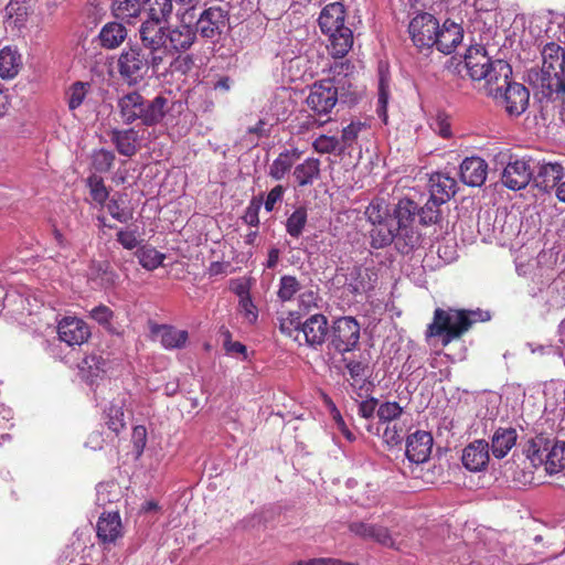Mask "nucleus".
<instances>
[{
	"label": "nucleus",
	"instance_id": "obj_1",
	"mask_svg": "<svg viewBox=\"0 0 565 565\" xmlns=\"http://www.w3.org/2000/svg\"><path fill=\"white\" fill-rule=\"evenodd\" d=\"M139 33L145 49L152 53V70L154 72L160 65L173 60L175 54L189 50L196 39L195 30L189 24L166 28L150 22L140 28Z\"/></svg>",
	"mask_w": 565,
	"mask_h": 565
},
{
	"label": "nucleus",
	"instance_id": "obj_2",
	"mask_svg": "<svg viewBox=\"0 0 565 565\" xmlns=\"http://www.w3.org/2000/svg\"><path fill=\"white\" fill-rule=\"evenodd\" d=\"M490 319L488 312L481 310L467 311L437 308L434 312L433 322L427 329V337H441L443 344L447 345L452 340L461 337L477 321Z\"/></svg>",
	"mask_w": 565,
	"mask_h": 565
},
{
	"label": "nucleus",
	"instance_id": "obj_3",
	"mask_svg": "<svg viewBox=\"0 0 565 565\" xmlns=\"http://www.w3.org/2000/svg\"><path fill=\"white\" fill-rule=\"evenodd\" d=\"M168 99L161 95L146 100L139 93L131 92L118 100L120 117L125 124L140 119L145 126L159 124L167 114Z\"/></svg>",
	"mask_w": 565,
	"mask_h": 565
},
{
	"label": "nucleus",
	"instance_id": "obj_4",
	"mask_svg": "<svg viewBox=\"0 0 565 565\" xmlns=\"http://www.w3.org/2000/svg\"><path fill=\"white\" fill-rule=\"evenodd\" d=\"M352 66L348 62H337L331 66L332 78L316 82L306 98L308 108L316 116H327L331 113L338 102V89L342 82L340 77L349 76Z\"/></svg>",
	"mask_w": 565,
	"mask_h": 565
},
{
	"label": "nucleus",
	"instance_id": "obj_5",
	"mask_svg": "<svg viewBox=\"0 0 565 565\" xmlns=\"http://www.w3.org/2000/svg\"><path fill=\"white\" fill-rule=\"evenodd\" d=\"M542 81L551 93L565 98V50L554 42L542 50Z\"/></svg>",
	"mask_w": 565,
	"mask_h": 565
},
{
	"label": "nucleus",
	"instance_id": "obj_6",
	"mask_svg": "<svg viewBox=\"0 0 565 565\" xmlns=\"http://www.w3.org/2000/svg\"><path fill=\"white\" fill-rule=\"evenodd\" d=\"M152 68V53H145L143 49L132 45L122 50L117 60L118 73L128 85H138Z\"/></svg>",
	"mask_w": 565,
	"mask_h": 565
},
{
	"label": "nucleus",
	"instance_id": "obj_7",
	"mask_svg": "<svg viewBox=\"0 0 565 565\" xmlns=\"http://www.w3.org/2000/svg\"><path fill=\"white\" fill-rule=\"evenodd\" d=\"M360 323L353 317H340L329 328V349L344 354L353 351L360 341Z\"/></svg>",
	"mask_w": 565,
	"mask_h": 565
},
{
	"label": "nucleus",
	"instance_id": "obj_8",
	"mask_svg": "<svg viewBox=\"0 0 565 565\" xmlns=\"http://www.w3.org/2000/svg\"><path fill=\"white\" fill-rule=\"evenodd\" d=\"M228 22V10L221 6H213L200 14L195 32H199L202 38L214 40L227 29Z\"/></svg>",
	"mask_w": 565,
	"mask_h": 565
},
{
	"label": "nucleus",
	"instance_id": "obj_9",
	"mask_svg": "<svg viewBox=\"0 0 565 565\" xmlns=\"http://www.w3.org/2000/svg\"><path fill=\"white\" fill-rule=\"evenodd\" d=\"M438 24L437 19L427 12L414 17L408 25V32L414 45L419 50L433 47L436 41Z\"/></svg>",
	"mask_w": 565,
	"mask_h": 565
},
{
	"label": "nucleus",
	"instance_id": "obj_10",
	"mask_svg": "<svg viewBox=\"0 0 565 565\" xmlns=\"http://www.w3.org/2000/svg\"><path fill=\"white\" fill-rule=\"evenodd\" d=\"M533 178V168L525 159L510 160L501 174V182L510 190L524 189Z\"/></svg>",
	"mask_w": 565,
	"mask_h": 565
},
{
	"label": "nucleus",
	"instance_id": "obj_11",
	"mask_svg": "<svg viewBox=\"0 0 565 565\" xmlns=\"http://www.w3.org/2000/svg\"><path fill=\"white\" fill-rule=\"evenodd\" d=\"M57 334L70 347L82 345L89 339L90 329L84 320L67 316L58 321Z\"/></svg>",
	"mask_w": 565,
	"mask_h": 565
},
{
	"label": "nucleus",
	"instance_id": "obj_12",
	"mask_svg": "<svg viewBox=\"0 0 565 565\" xmlns=\"http://www.w3.org/2000/svg\"><path fill=\"white\" fill-rule=\"evenodd\" d=\"M329 328L327 317L322 313H316L299 323L296 328L298 331L296 339H298L301 333L306 343L309 347L317 349L324 343L329 334Z\"/></svg>",
	"mask_w": 565,
	"mask_h": 565
},
{
	"label": "nucleus",
	"instance_id": "obj_13",
	"mask_svg": "<svg viewBox=\"0 0 565 565\" xmlns=\"http://www.w3.org/2000/svg\"><path fill=\"white\" fill-rule=\"evenodd\" d=\"M565 177V168L558 161H539L536 170H533V182L536 188L544 192H550L559 184Z\"/></svg>",
	"mask_w": 565,
	"mask_h": 565
},
{
	"label": "nucleus",
	"instance_id": "obj_14",
	"mask_svg": "<svg viewBox=\"0 0 565 565\" xmlns=\"http://www.w3.org/2000/svg\"><path fill=\"white\" fill-rule=\"evenodd\" d=\"M511 75L512 68L509 63L503 60H494L486 76L482 77L487 94L498 99L501 90L511 83Z\"/></svg>",
	"mask_w": 565,
	"mask_h": 565
},
{
	"label": "nucleus",
	"instance_id": "obj_15",
	"mask_svg": "<svg viewBox=\"0 0 565 565\" xmlns=\"http://www.w3.org/2000/svg\"><path fill=\"white\" fill-rule=\"evenodd\" d=\"M530 93L527 88L519 83H510L501 90L499 98L510 115L519 116L525 111L529 105Z\"/></svg>",
	"mask_w": 565,
	"mask_h": 565
},
{
	"label": "nucleus",
	"instance_id": "obj_16",
	"mask_svg": "<svg viewBox=\"0 0 565 565\" xmlns=\"http://www.w3.org/2000/svg\"><path fill=\"white\" fill-rule=\"evenodd\" d=\"M489 460V444L483 439L470 443L462 450L461 461L469 471L479 472L484 470Z\"/></svg>",
	"mask_w": 565,
	"mask_h": 565
},
{
	"label": "nucleus",
	"instance_id": "obj_17",
	"mask_svg": "<svg viewBox=\"0 0 565 565\" xmlns=\"http://www.w3.org/2000/svg\"><path fill=\"white\" fill-rule=\"evenodd\" d=\"M349 530L354 535L364 540H372L385 547L397 548L387 527L362 521H354L349 524Z\"/></svg>",
	"mask_w": 565,
	"mask_h": 565
},
{
	"label": "nucleus",
	"instance_id": "obj_18",
	"mask_svg": "<svg viewBox=\"0 0 565 565\" xmlns=\"http://www.w3.org/2000/svg\"><path fill=\"white\" fill-rule=\"evenodd\" d=\"M433 437L429 433L417 430L406 439V457L411 462L423 463L431 452Z\"/></svg>",
	"mask_w": 565,
	"mask_h": 565
},
{
	"label": "nucleus",
	"instance_id": "obj_19",
	"mask_svg": "<svg viewBox=\"0 0 565 565\" xmlns=\"http://www.w3.org/2000/svg\"><path fill=\"white\" fill-rule=\"evenodd\" d=\"M462 26L446 20L441 26L438 25L434 46L444 54H450L462 42Z\"/></svg>",
	"mask_w": 565,
	"mask_h": 565
},
{
	"label": "nucleus",
	"instance_id": "obj_20",
	"mask_svg": "<svg viewBox=\"0 0 565 565\" xmlns=\"http://www.w3.org/2000/svg\"><path fill=\"white\" fill-rule=\"evenodd\" d=\"M460 179L469 186H481L488 174V163L480 157L466 158L460 167Z\"/></svg>",
	"mask_w": 565,
	"mask_h": 565
},
{
	"label": "nucleus",
	"instance_id": "obj_21",
	"mask_svg": "<svg viewBox=\"0 0 565 565\" xmlns=\"http://www.w3.org/2000/svg\"><path fill=\"white\" fill-rule=\"evenodd\" d=\"M493 61L487 55L483 46H470L465 55V64L473 81H482Z\"/></svg>",
	"mask_w": 565,
	"mask_h": 565
},
{
	"label": "nucleus",
	"instance_id": "obj_22",
	"mask_svg": "<svg viewBox=\"0 0 565 565\" xmlns=\"http://www.w3.org/2000/svg\"><path fill=\"white\" fill-rule=\"evenodd\" d=\"M97 537L103 543H115L124 535V527L118 512L103 513L97 521Z\"/></svg>",
	"mask_w": 565,
	"mask_h": 565
},
{
	"label": "nucleus",
	"instance_id": "obj_23",
	"mask_svg": "<svg viewBox=\"0 0 565 565\" xmlns=\"http://www.w3.org/2000/svg\"><path fill=\"white\" fill-rule=\"evenodd\" d=\"M345 10L342 3L333 2L327 4L319 17V26L326 35L331 32H339L347 29L344 25Z\"/></svg>",
	"mask_w": 565,
	"mask_h": 565
},
{
	"label": "nucleus",
	"instance_id": "obj_24",
	"mask_svg": "<svg viewBox=\"0 0 565 565\" xmlns=\"http://www.w3.org/2000/svg\"><path fill=\"white\" fill-rule=\"evenodd\" d=\"M376 278L374 273L359 265L348 268L345 274V285L354 294H362L374 287Z\"/></svg>",
	"mask_w": 565,
	"mask_h": 565
},
{
	"label": "nucleus",
	"instance_id": "obj_25",
	"mask_svg": "<svg viewBox=\"0 0 565 565\" xmlns=\"http://www.w3.org/2000/svg\"><path fill=\"white\" fill-rule=\"evenodd\" d=\"M457 181L448 174L437 172L429 178L430 196L436 202L446 203L456 193Z\"/></svg>",
	"mask_w": 565,
	"mask_h": 565
},
{
	"label": "nucleus",
	"instance_id": "obj_26",
	"mask_svg": "<svg viewBox=\"0 0 565 565\" xmlns=\"http://www.w3.org/2000/svg\"><path fill=\"white\" fill-rule=\"evenodd\" d=\"M162 347L167 350L181 349L185 345L189 334L185 330H179L174 327L161 324L154 326L151 329Z\"/></svg>",
	"mask_w": 565,
	"mask_h": 565
},
{
	"label": "nucleus",
	"instance_id": "obj_27",
	"mask_svg": "<svg viewBox=\"0 0 565 565\" xmlns=\"http://www.w3.org/2000/svg\"><path fill=\"white\" fill-rule=\"evenodd\" d=\"M518 433L512 427H499L491 437L492 455L497 459L504 458L515 446Z\"/></svg>",
	"mask_w": 565,
	"mask_h": 565
},
{
	"label": "nucleus",
	"instance_id": "obj_28",
	"mask_svg": "<svg viewBox=\"0 0 565 565\" xmlns=\"http://www.w3.org/2000/svg\"><path fill=\"white\" fill-rule=\"evenodd\" d=\"M22 68V56L13 46H4L0 50V77L2 79L14 78Z\"/></svg>",
	"mask_w": 565,
	"mask_h": 565
},
{
	"label": "nucleus",
	"instance_id": "obj_29",
	"mask_svg": "<svg viewBox=\"0 0 565 565\" xmlns=\"http://www.w3.org/2000/svg\"><path fill=\"white\" fill-rule=\"evenodd\" d=\"M126 38L127 30L119 22L106 23L98 33L99 44L106 50H114L119 47Z\"/></svg>",
	"mask_w": 565,
	"mask_h": 565
},
{
	"label": "nucleus",
	"instance_id": "obj_30",
	"mask_svg": "<svg viewBox=\"0 0 565 565\" xmlns=\"http://www.w3.org/2000/svg\"><path fill=\"white\" fill-rule=\"evenodd\" d=\"M29 14L26 0H10L4 8V23L11 31L24 26Z\"/></svg>",
	"mask_w": 565,
	"mask_h": 565
},
{
	"label": "nucleus",
	"instance_id": "obj_31",
	"mask_svg": "<svg viewBox=\"0 0 565 565\" xmlns=\"http://www.w3.org/2000/svg\"><path fill=\"white\" fill-rule=\"evenodd\" d=\"M111 11L118 20L134 24L142 12V4L140 0H114Z\"/></svg>",
	"mask_w": 565,
	"mask_h": 565
},
{
	"label": "nucleus",
	"instance_id": "obj_32",
	"mask_svg": "<svg viewBox=\"0 0 565 565\" xmlns=\"http://www.w3.org/2000/svg\"><path fill=\"white\" fill-rule=\"evenodd\" d=\"M327 35L330 42L328 50L334 58H342L353 45V33L349 28Z\"/></svg>",
	"mask_w": 565,
	"mask_h": 565
},
{
	"label": "nucleus",
	"instance_id": "obj_33",
	"mask_svg": "<svg viewBox=\"0 0 565 565\" xmlns=\"http://www.w3.org/2000/svg\"><path fill=\"white\" fill-rule=\"evenodd\" d=\"M145 4L147 6L149 19L143 21L140 28L150 24V22L163 25L162 23L168 20L173 10L172 0H145Z\"/></svg>",
	"mask_w": 565,
	"mask_h": 565
},
{
	"label": "nucleus",
	"instance_id": "obj_34",
	"mask_svg": "<svg viewBox=\"0 0 565 565\" xmlns=\"http://www.w3.org/2000/svg\"><path fill=\"white\" fill-rule=\"evenodd\" d=\"M138 134L135 129L114 130L111 141L117 151L125 157H132L137 152Z\"/></svg>",
	"mask_w": 565,
	"mask_h": 565
},
{
	"label": "nucleus",
	"instance_id": "obj_35",
	"mask_svg": "<svg viewBox=\"0 0 565 565\" xmlns=\"http://www.w3.org/2000/svg\"><path fill=\"white\" fill-rule=\"evenodd\" d=\"M320 175V160L307 158L302 163L296 166L294 177L300 186L312 184Z\"/></svg>",
	"mask_w": 565,
	"mask_h": 565
},
{
	"label": "nucleus",
	"instance_id": "obj_36",
	"mask_svg": "<svg viewBox=\"0 0 565 565\" xmlns=\"http://www.w3.org/2000/svg\"><path fill=\"white\" fill-rule=\"evenodd\" d=\"M108 369V361L103 355L96 353L87 355L83 360L81 367L84 377L89 381L90 384L100 375L105 374Z\"/></svg>",
	"mask_w": 565,
	"mask_h": 565
},
{
	"label": "nucleus",
	"instance_id": "obj_37",
	"mask_svg": "<svg viewBox=\"0 0 565 565\" xmlns=\"http://www.w3.org/2000/svg\"><path fill=\"white\" fill-rule=\"evenodd\" d=\"M299 158L300 152L297 149L279 153L269 167V175L275 180H281Z\"/></svg>",
	"mask_w": 565,
	"mask_h": 565
},
{
	"label": "nucleus",
	"instance_id": "obj_38",
	"mask_svg": "<svg viewBox=\"0 0 565 565\" xmlns=\"http://www.w3.org/2000/svg\"><path fill=\"white\" fill-rule=\"evenodd\" d=\"M393 221L374 225L370 232L371 245L374 248H383L395 241L396 230L393 228Z\"/></svg>",
	"mask_w": 565,
	"mask_h": 565
},
{
	"label": "nucleus",
	"instance_id": "obj_39",
	"mask_svg": "<svg viewBox=\"0 0 565 565\" xmlns=\"http://www.w3.org/2000/svg\"><path fill=\"white\" fill-rule=\"evenodd\" d=\"M420 241V235L412 225H402L396 228L395 243L402 253H408Z\"/></svg>",
	"mask_w": 565,
	"mask_h": 565
},
{
	"label": "nucleus",
	"instance_id": "obj_40",
	"mask_svg": "<svg viewBox=\"0 0 565 565\" xmlns=\"http://www.w3.org/2000/svg\"><path fill=\"white\" fill-rule=\"evenodd\" d=\"M139 264L147 270H154L160 267L166 259V254L160 253L150 245L139 247L136 253Z\"/></svg>",
	"mask_w": 565,
	"mask_h": 565
},
{
	"label": "nucleus",
	"instance_id": "obj_41",
	"mask_svg": "<svg viewBox=\"0 0 565 565\" xmlns=\"http://www.w3.org/2000/svg\"><path fill=\"white\" fill-rule=\"evenodd\" d=\"M546 451L547 441L544 438L532 439L524 448L525 457L534 468L545 466Z\"/></svg>",
	"mask_w": 565,
	"mask_h": 565
},
{
	"label": "nucleus",
	"instance_id": "obj_42",
	"mask_svg": "<svg viewBox=\"0 0 565 565\" xmlns=\"http://www.w3.org/2000/svg\"><path fill=\"white\" fill-rule=\"evenodd\" d=\"M565 467V443H556L551 448L547 446L545 456V470L553 475Z\"/></svg>",
	"mask_w": 565,
	"mask_h": 565
},
{
	"label": "nucleus",
	"instance_id": "obj_43",
	"mask_svg": "<svg viewBox=\"0 0 565 565\" xmlns=\"http://www.w3.org/2000/svg\"><path fill=\"white\" fill-rule=\"evenodd\" d=\"M89 317L100 324L107 332L111 334H120L119 328L114 323L115 313L109 307L98 305L89 311Z\"/></svg>",
	"mask_w": 565,
	"mask_h": 565
},
{
	"label": "nucleus",
	"instance_id": "obj_44",
	"mask_svg": "<svg viewBox=\"0 0 565 565\" xmlns=\"http://www.w3.org/2000/svg\"><path fill=\"white\" fill-rule=\"evenodd\" d=\"M365 216L373 226L391 221L388 205L382 199L370 202L365 209Z\"/></svg>",
	"mask_w": 565,
	"mask_h": 565
},
{
	"label": "nucleus",
	"instance_id": "obj_45",
	"mask_svg": "<svg viewBox=\"0 0 565 565\" xmlns=\"http://www.w3.org/2000/svg\"><path fill=\"white\" fill-rule=\"evenodd\" d=\"M418 214L417 204L411 199L404 198L398 201L395 209L397 225H412L415 216Z\"/></svg>",
	"mask_w": 565,
	"mask_h": 565
},
{
	"label": "nucleus",
	"instance_id": "obj_46",
	"mask_svg": "<svg viewBox=\"0 0 565 565\" xmlns=\"http://www.w3.org/2000/svg\"><path fill=\"white\" fill-rule=\"evenodd\" d=\"M366 124L362 121H351L348 126L342 128L340 145L341 151L345 152L351 149L355 143L359 135L366 129Z\"/></svg>",
	"mask_w": 565,
	"mask_h": 565
},
{
	"label": "nucleus",
	"instance_id": "obj_47",
	"mask_svg": "<svg viewBox=\"0 0 565 565\" xmlns=\"http://www.w3.org/2000/svg\"><path fill=\"white\" fill-rule=\"evenodd\" d=\"M376 414L380 425L377 430H380L384 424L397 422L403 414V408L396 402H385L379 406Z\"/></svg>",
	"mask_w": 565,
	"mask_h": 565
},
{
	"label": "nucleus",
	"instance_id": "obj_48",
	"mask_svg": "<svg viewBox=\"0 0 565 565\" xmlns=\"http://www.w3.org/2000/svg\"><path fill=\"white\" fill-rule=\"evenodd\" d=\"M307 217L306 209L299 207L294 211L286 222L287 233L294 238L300 237L307 224Z\"/></svg>",
	"mask_w": 565,
	"mask_h": 565
},
{
	"label": "nucleus",
	"instance_id": "obj_49",
	"mask_svg": "<svg viewBox=\"0 0 565 565\" xmlns=\"http://www.w3.org/2000/svg\"><path fill=\"white\" fill-rule=\"evenodd\" d=\"M299 290L300 284L295 276L284 275L280 277L277 296L281 301H290Z\"/></svg>",
	"mask_w": 565,
	"mask_h": 565
},
{
	"label": "nucleus",
	"instance_id": "obj_50",
	"mask_svg": "<svg viewBox=\"0 0 565 565\" xmlns=\"http://www.w3.org/2000/svg\"><path fill=\"white\" fill-rule=\"evenodd\" d=\"M88 88L89 84L83 82H76L68 88V90L66 92V97L67 105L71 110H75L83 104L87 95Z\"/></svg>",
	"mask_w": 565,
	"mask_h": 565
},
{
	"label": "nucleus",
	"instance_id": "obj_51",
	"mask_svg": "<svg viewBox=\"0 0 565 565\" xmlns=\"http://www.w3.org/2000/svg\"><path fill=\"white\" fill-rule=\"evenodd\" d=\"M125 414L122 407L119 405H110L105 411V424L108 426L110 430L118 434L120 430L125 428Z\"/></svg>",
	"mask_w": 565,
	"mask_h": 565
},
{
	"label": "nucleus",
	"instance_id": "obj_52",
	"mask_svg": "<svg viewBox=\"0 0 565 565\" xmlns=\"http://www.w3.org/2000/svg\"><path fill=\"white\" fill-rule=\"evenodd\" d=\"M107 210L111 217L120 223H128L134 217L132 210L124 206L121 198H111L107 204Z\"/></svg>",
	"mask_w": 565,
	"mask_h": 565
},
{
	"label": "nucleus",
	"instance_id": "obj_53",
	"mask_svg": "<svg viewBox=\"0 0 565 565\" xmlns=\"http://www.w3.org/2000/svg\"><path fill=\"white\" fill-rule=\"evenodd\" d=\"M313 149L319 153H343L339 138L334 136L320 135L312 142Z\"/></svg>",
	"mask_w": 565,
	"mask_h": 565
},
{
	"label": "nucleus",
	"instance_id": "obj_54",
	"mask_svg": "<svg viewBox=\"0 0 565 565\" xmlns=\"http://www.w3.org/2000/svg\"><path fill=\"white\" fill-rule=\"evenodd\" d=\"M119 498V487L114 482H103L96 488V502L98 505L111 503Z\"/></svg>",
	"mask_w": 565,
	"mask_h": 565
},
{
	"label": "nucleus",
	"instance_id": "obj_55",
	"mask_svg": "<svg viewBox=\"0 0 565 565\" xmlns=\"http://www.w3.org/2000/svg\"><path fill=\"white\" fill-rule=\"evenodd\" d=\"M443 203L436 202L434 198H429V200L426 202V204L418 210V216L423 224H434L438 221L440 216L439 206Z\"/></svg>",
	"mask_w": 565,
	"mask_h": 565
},
{
	"label": "nucleus",
	"instance_id": "obj_56",
	"mask_svg": "<svg viewBox=\"0 0 565 565\" xmlns=\"http://www.w3.org/2000/svg\"><path fill=\"white\" fill-rule=\"evenodd\" d=\"M382 438L387 445H397L402 441L405 427L398 422L383 425Z\"/></svg>",
	"mask_w": 565,
	"mask_h": 565
},
{
	"label": "nucleus",
	"instance_id": "obj_57",
	"mask_svg": "<svg viewBox=\"0 0 565 565\" xmlns=\"http://www.w3.org/2000/svg\"><path fill=\"white\" fill-rule=\"evenodd\" d=\"M377 115L380 118L383 119V121H386L387 119V104H388V81L387 78L381 74L380 82H379V94H377Z\"/></svg>",
	"mask_w": 565,
	"mask_h": 565
},
{
	"label": "nucleus",
	"instance_id": "obj_58",
	"mask_svg": "<svg viewBox=\"0 0 565 565\" xmlns=\"http://www.w3.org/2000/svg\"><path fill=\"white\" fill-rule=\"evenodd\" d=\"M87 184L90 190L93 200L100 204L105 203L109 193L104 184L103 179L97 175H90L87 179Z\"/></svg>",
	"mask_w": 565,
	"mask_h": 565
},
{
	"label": "nucleus",
	"instance_id": "obj_59",
	"mask_svg": "<svg viewBox=\"0 0 565 565\" xmlns=\"http://www.w3.org/2000/svg\"><path fill=\"white\" fill-rule=\"evenodd\" d=\"M115 161L114 152L100 149L93 154V167L98 172H107L110 170Z\"/></svg>",
	"mask_w": 565,
	"mask_h": 565
},
{
	"label": "nucleus",
	"instance_id": "obj_60",
	"mask_svg": "<svg viewBox=\"0 0 565 565\" xmlns=\"http://www.w3.org/2000/svg\"><path fill=\"white\" fill-rule=\"evenodd\" d=\"M221 334L223 337V347L227 354H241L243 359L247 358L246 347L241 342L232 341V334L227 329L222 330Z\"/></svg>",
	"mask_w": 565,
	"mask_h": 565
},
{
	"label": "nucleus",
	"instance_id": "obj_61",
	"mask_svg": "<svg viewBox=\"0 0 565 565\" xmlns=\"http://www.w3.org/2000/svg\"><path fill=\"white\" fill-rule=\"evenodd\" d=\"M239 311L243 313L244 318L249 322L254 323L257 320V309L253 303L250 297L246 292L239 294Z\"/></svg>",
	"mask_w": 565,
	"mask_h": 565
},
{
	"label": "nucleus",
	"instance_id": "obj_62",
	"mask_svg": "<svg viewBox=\"0 0 565 565\" xmlns=\"http://www.w3.org/2000/svg\"><path fill=\"white\" fill-rule=\"evenodd\" d=\"M430 127L443 138L451 137L449 117L445 113H438L433 119Z\"/></svg>",
	"mask_w": 565,
	"mask_h": 565
},
{
	"label": "nucleus",
	"instance_id": "obj_63",
	"mask_svg": "<svg viewBox=\"0 0 565 565\" xmlns=\"http://www.w3.org/2000/svg\"><path fill=\"white\" fill-rule=\"evenodd\" d=\"M117 242L126 249L138 247L139 239L136 230H119L116 234Z\"/></svg>",
	"mask_w": 565,
	"mask_h": 565
},
{
	"label": "nucleus",
	"instance_id": "obj_64",
	"mask_svg": "<svg viewBox=\"0 0 565 565\" xmlns=\"http://www.w3.org/2000/svg\"><path fill=\"white\" fill-rule=\"evenodd\" d=\"M290 565H358L355 563L351 562H344L339 558H332V557H318V558H311L307 561H297L291 563Z\"/></svg>",
	"mask_w": 565,
	"mask_h": 565
}]
</instances>
